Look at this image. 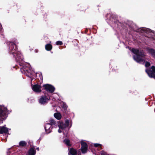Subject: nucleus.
<instances>
[{"label": "nucleus", "mask_w": 155, "mask_h": 155, "mask_svg": "<svg viewBox=\"0 0 155 155\" xmlns=\"http://www.w3.org/2000/svg\"><path fill=\"white\" fill-rule=\"evenodd\" d=\"M13 42H10L9 44V52L13 54L17 61H23V57L21 53L17 51V47L15 44L18 43L17 40H14Z\"/></svg>", "instance_id": "obj_1"}, {"label": "nucleus", "mask_w": 155, "mask_h": 155, "mask_svg": "<svg viewBox=\"0 0 155 155\" xmlns=\"http://www.w3.org/2000/svg\"><path fill=\"white\" fill-rule=\"evenodd\" d=\"M131 51L135 54L133 56V58L135 61L138 63H144L145 62L143 58L145 55L143 51H140L138 49L132 48Z\"/></svg>", "instance_id": "obj_2"}, {"label": "nucleus", "mask_w": 155, "mask_h": 155, "mask_svg": "<svg viewBox=\"0 0 155 155\" xmlns=\"http://www.w3.org/2000/svg\"><path fill=\"white\" fill-rule=\"evenodd\" d=\"M71 124H72L70 120L68 119L66 120L64 124L61 123L58 125L59 128V129L58 130V132L59 133H61L63 132L64 134L65 135L66 137H67V134L64 132V130L65 131V129L66 127L69 126L70 128L71 126Z\"/></svg>", "instance_id": "obj_3"}, {"label": "nucleus", "mask_w": 155, "mask_h": 155, "mask_svg": "<svg viewBox=\"0 0 155 155\" xmlns=\"http://www.w3.org/2000/svg\"><path fill=\"white\" fill-rule=\"evenodd\" d=\"M9 113V111L4 106L0 105V123L2 122L4 118L2 116L6 115Z\"/></svg>", "instance_id": "obj_4"}, {"label": "nucleus", "mask_w": 155, "mask_h": 155, "mask_svg": "<svg viewBox=\"0 0 155 155\" xmlns=\"http://www.w3.org/2000/svg\"><path fill=\"white\" fill-rule=\"evenodd\" d=\"M50 99V97L48 94H45L41 96L39 99V103L41 104H45L48 102Z\"/></svg>", "instance_id": "obj_5"}, {"label": "nucleus", "mask_w": 155, "mask_h": 155, "mask_svg": "<svg viewBox=\"0 0 155 155\" xmlns=\"http://www.w3.org/2000/svg\"><path fill=\"white\" fill-rule=\"evenodd\" d=\"M44 89L48 91L51 93H53L55 90L54 87L52 85L49 84H46L43 85Z\"/></svg>", "instance_id": "obj_6"}, {"label": "nucleus", "mask_w": 155, "mask_h": 155, "mask_svg": "<svg viewBox=\"0 0 155 155\" xmlns=\"http://www.w3.org/2000/svg\"><path fill=\"white\" fill-rule=\"evenodd\" d=\"M81 150L82 153H86L87 150V146L85 142L82 141L81 142Z\"/></svg>", "instance_id": "obj_7"}, {"label": "nucleus", "mask_w": 155, "mask_h": 155, "mask_svg": "<svg viewBox=\"0 0 155 155\" xmlns=\"http://www.w3.org/2000/svg\"><path fill=\"white\" fill-rule=\"evenodd\" d=\"M33 90L36 92H39L41 91V87L40 85L36 84L32 87Z\"/></svg>", "instance_id": "obj_8"}, {"label": "nucleus", "mask_w": 155, "mask_h": 155, "mask_svg": "<svg viewBox=\"0 0 155 155\" xmlns=\"http://www.w3.org/2000/svg\"><path fill=\"white\" fill-rule=\"evenodd\" d=\"M81 153L80 151H77L73 148H71L69 150V155H81Z\"/></svg>", "instance_id": "obj_9"}, {"label": "nucleus", "mask_w": 155, "mask_h": 155, "mask_svg": "<svg viewBox=\"0 0 155 155\" xmlns=\"http://www.w3.org/2000/svg\"><path fill=\"white\" fill-rule=\"evenodd\" d=\"M52 128V126L49 123L47 124L45 127V130L46 133L48 134L50 133L51 131Z\"/></svg>", "instance_id": "obj_10"}, {"label": "nucleus", "mask_w": 155, "mask_h": 155, "mask_svg": "<svg viewBox=\"0 0 155 155\" xmlns=\"http://www.w3.org/2000/svg\"><path fill=\"white\" fill-rule=\"evenodd\" d=\"M5 125L0 127V134L7 133L8 132V129L5 127Z\"/></svg>", "instance_id": "obj_11"}, {"label": "nucleus", "mask_w": 155, "mask_h": 155, "mask_svg": "<svg viewBox=\"0 0 155 155\" xmlns=\"http://www.w3.org/2000/svg\"><path fill=\"white\" fill-rule=\"evenodd\" d=\"M148 51L150 54L153 58L155 59V51L152 49H148Z\"/></svg>", "instance_id": "obj_12"}, {"label": "nucleus", "mask_w": 155, "mask_h": 155, "mask_svg": "<svg viewBox=\"0 0 155 155\" xmlns=\"http://www.w3.org/2000/svg\"><path fill=\"white\" fill-rule=\"evenodd\" d=\"M35 150L33 148H31L28 151L29 155H35Z\"/></svg>", "instance_id": "obj_13"}, {"label": "nucleus", "mask_w": 155, "mask_h": 155, "mask_svg": "<svg viewBox=\"0 0 155 155\" xmlns=\"http://www.w3.org/2000/svg\"><path fill=\"white\" fill-rule=\"evenodd\" d=\"M52 45L50 44H47L45 46V48L46 50L48 51L51 50L52 49Z\"/></svg>", "instance_id": "obj_14"}, {"label": "nucleus", "mask_w": 155, "mask_h": 155, "mask_svg": "<svg viewBox=\"0 0 155 155\" xmlns=\"http://www.w3.org/2000/svg\"><path fill=\"white\" fill-rule=\"evenodd\" d=\"M54 117L58 120H60L61 117V114L58 113H55L54 114Z\"/></svg>", "instance_id": "obj_15"}, {"label": "nucleus", "mask_w": 155, "mask_h": 155, "mask_svg": "<svg viewBox=\"0 0 155 155\" xmlns=\"http://www.w3.org/2000/svg\"><path fill=\"white\" fill-rule=\"evenodd\" d=\"M148 30V29L146 28H143L141 29H140L138 30L139 32H140L142 33H147V31Z\"/></svg>", "instance_id": "obj_16"}, {"label": "nucleus", "mask_w": 155, "mask_h": 155, "mask_svg": "<svg viewBox=\"0 0 155 155\" xmlns=\"http://www.w3.org/2000/svg\"><path fill=\"white\" fill-rule=\"evenodd\" d=\"M27 143L25 141H22L19 143V145L20 146L24 147L26 145Z\"/></svg>", "instance_id": "obj_17"}, {"label": "nucleus", "mask_w": 155, "mask_h": 155, "mask_svg": "<svg viewBox=\"0 0 155 155\" xmlns=\"http://www.w3.org/2000/svg\"><path fill=\"white\" fill-rule=\"evenodd\" d=\"M94 145L95 147H98L99 150H100L102 149L101 148V145L99 143H94Z\"/></svg>", "instance_id": "obj_18"}, {"label": "nucleus", "mask_w": 155, "mask_h": 155, "mask_svg": "<svg viewBox=\"0 0 155 155\" xmlns=\"http://www.w3.org/2000/svg\"><path fill=\"white\" fill-rule=\"evenodd\" d=\"M64 143L68 146L70 145L69 140L68 139H65L64 140Z\"/></svg>", "instance_id": "obj_19"}, {"label": "nucleus", "mask_w": 155, "mask_h": 155, "mask_svg": "<svg viewBox=\"0 0 155 155\" xmlns=\"http://www.w3.org/2000/svg\"><path fill=\"white\" fill-rule=\"evenodd\" d=\"M50 123L49 124H50L51 125H52L54 124L55 123V122L54 120L53 119H51L50 120Z\"/></svg>", "instance_id": "obj_20"}, {"label": "nucleus", "mask_w": 155, "mask_h": 155, "mask_svg": "<svg viewBox=\"0 0 155 155\" xmlns=\"http://www.w3.org/2000/svg\"><path fill=\"white\" fill-rule=\"evenodd\" d=\"M63 43L61 41H58L56 42V44L57 45H62Z\"/></svg>", "instance_id": "obj_21"}, {"label": "nucleus", "mask_w": 155, "mask_h": 155, "mask_svg": "<svg viewBox=\"0 0 155 155\" xmlns=\"http://www.w3.org/2000/svg\"><path fill=\"white\" fill-rule=\"evenodd\" d=\"M150 63H149L148 62H146V63L145 64V66L146 67H148L149 66H150Z\"/></svg>", "instance_id": "obj_22"}, {"label": "nucleus", "mask_w": 155, "mask_h": 155, "mask_svg": "<svg viewBox=\"0 0 155 155\" xmlns=\"http://www.w3.org/2000/svg\"><path fill=\"white\" fill-rule=\"evenodd\" d=\"M63 107H64V109H65L67 108V106L66 104H64Z\"/></svg>", "instance_id": "obj_23"}, {"label": "nucleus", "mask_w": 155, "mask_h": 155, "mask_svg": "<svg viewBox=\"0 0 155 155\" xmlns=\"http://www.w3.org/2000/svg\"><path fill=\"white\" fill-rule=\"evenodd\" d=\"M37 149L38 150H39V148H37Z\"/></svg>", "instance_id": "obj_24"}]
</instances>
